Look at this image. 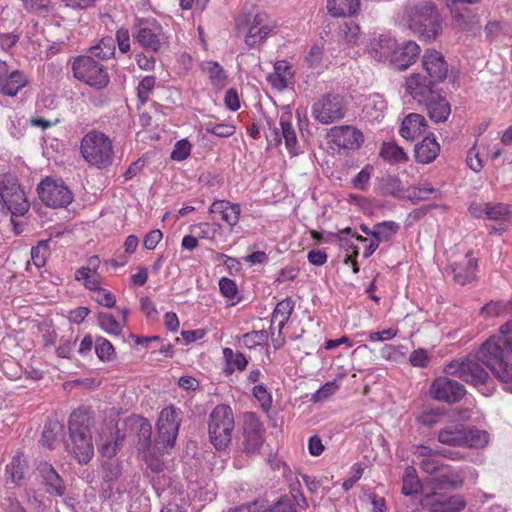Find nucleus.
<instances>
[{
	"mask_svg": "<svg viewBox=\"0 0 512 512\" xmlns=\"http://www.w3.org/2000/svg\"><path fill=\"white\" fill-rule=\"evenodd\" d=\"M482 364L512 392V320L501 325L499 332L490 336L475 355L451 361L445 372L488 396L493 390L492 379Z\"/></svg>",
	"mask_w": 512,
	"mask_h": 512,
	"instance_id": "obj_1",
	"label": "nucleus"
},
{
	"mask_svg": "<svg viewBox=\"0 0 512 512\" xmlns=\"http://www.w3.org/2000/svg\"><path fill=\"white\" fill-rule=\"evenodd\" d=\"M94 418L86 409L75 410L69 419L70 444L68 447L81 464H87L94 455L91 427Z\"/></svg>",
	"mask_w": 512,
	"mask_h": 512,
	"instance_id": "obj_2",
	"label": "nucleus"
},
{
	"mask_svg": "<svg viewBox=\"0 0 512 512\" xmlns=\"http://www.w3.org/2000/svg\"><path fill=\"white\" fill-rule=\"evenodd\" d=\"M80 152L89 165L99 169L110 166L114 159L112 140L98 130L89 131L83 136Z\"/></svg>",
	"mask_w": 512,
	"mask_h": 512,
	"instance_id": "obj_3",
	"label": "nucleus"
},
{
	"mask_svg": "<svg viewBox=\"0 0 512 512\" xmlns=\"http://www.w3.org/2000/svg\"><path fill=\"white\" fill-rule=\"evenodd\" d=\"M235 422L232 409L220 404L214 407L209 415L208 435L216 450H224L232 440Z\"/></svg>",
	"mask_w": 512,
	"mask_h": 512,
	"instance_id": "obj_4",
	"label": "nucleus"
},
{
	"mask_svg": "<svg viewBox=\"0 0 512 512\" xmlns=\"http://www.w3.org/2000/svg\"><path fill=\"white\" fill-rule=\"evenodd\" d=\"M409 28L426 39H435L441 29L439 15L430 2H420L407 10Z\"/></svg>",
	"mask_w": 512,
	"mask_h": 512,
	"instance_id": "obj_5",
	"label": "nucleus"
},
{
	"mask_svg": "<svg viewBox=\"0 0 512 512\" xmlns=\"http://www.w3.org/2000/svg\"><path fill=\"white\" fill-rule=\"evenodd\" d=\"M132 36L143 49L154 53L159 52L168 44V36L155 19H137L132 28Z\"/></svg>",
	"mask_w": 512,
	"mask_h": 512,
	"instance_id": "obj_6",
	"label": "nucleus"
},
{
	"mask_svg": "<svg viewBox=\"0 0 512 512\" xmlns=\"http://www.w3.org/2000/svg\"><path fill=\"white\" fill-rule=\"evenodd\" d=\"M73 76L97 89L106 87L109 83V75L104 66L92 56H78L72 63Z\"/></svg>",
	"mask_w": 512,
	"mask_h": 512,
	"instance_id": "obj_7",
	"label": "nucleus"
},
{
	"mask_svg": "<svg viewBox=\"0 0 512 512\" xmlns=\"http://www.w3.org/2000/svg\"><path fill=\"white\" fill-rule=\"evenodd\" d=\"M348 110V104L339 94L322 95L313 105L312 117L320 124L329 125L342 120Z\"/></svg>",
	"mask_w": 512,
	"mask_h": 512,
	"instance_id": "obj_8",
	"label": "nucleus"
},
{
	"mask_svg": "<svg viewBox=\"0 0 512 512\" xmlns=\"http://www.w3.org/2000/svg\"><path fill=\"white\" fill-rule=\"evenodd\" d=\"M0 198L12 215L23 216L29 210L25 193L12 175H4L0 180Z\"/></svg>",
	"mask_w": 512,
	"mask_h": 512,
	"instance_id": "obj_9",
	"label": "nucleus"
},
{
	"mask_svg": "<svg viewBox=\"0 0 512 512\" xmlns=\"http://www.w3.org/2000/svg\"><path fill=\"white\" fill-rule=\"evenodd\" d=\"M181 415V410L173 406L166 407L160 412L157 422L158 438L164 449L174 447L182 421Z\"/></svg>",
	"mask_w": 512,
	"mask_h": 512,
	"instance_id": "obj_10",
	"label": "nucleus"
},
{
	"mask_svg": "<svg viewBox=\"0 0 512 512\" xmlns=\"http://www.w3.org/2000/svg\"><path fill=\"white\" fill-rule=\"evenodd\" d=\"M37 192L41 201L53 208L66 207L72 201V194L63 182L46 178L40 182Z\"/></svg>",
	"mask_w": 512,
	"mask_h": 512,
	"instance_id": "obj_11",
	"label": "nucleus"
},
{
	"mask_svg": "<svg viewBox=\"0 0 512 512\" xmlns=\"http://www.w3.org/2000/svg\"><path fill=\"white\" fill-rule=\"evenodd\" d=\"M248 27L244 42L248 47H254L265 41L267 36L274 29V23L265 12H257L246 19Z\"/></svg>",
	"mask_w": 512,
	"mask_h": 512,
	"instance_id": "obj_12",
	"label": "nucleus"
},
{
	"mask_svg": "<svg viewBox=\"0 0 512 512\" xmlns=\"http://www.w3.org/2000/svg\"><path fill=\"white\" fill-rule=\"evenodd\" d=\"M431 396L449 404L460 401L466 394L465 387L456 380L448 377L436 378L430 387Z\"/></svg>",
	"mask_w": 512,
	"mask_h": 512,
	"instance_id": "obj_13",
	"label": "nucleus"
},
{
	"mask_svg": "<svg viewBox=\"0 0 512 512\" xmlns=\"http://www.w3.org/2000/svg\"><path fill=\"white\" fill-rule=\"evenodd\" d=\"M264 428L254 413H248L243 425V450L247 454H255L263 444Z\"/></svg>",
	"mask_w": 512,
	"mask_h": 512,
	"instance_id": "obj_14",
	"label": "nucleus"
},
{
	"mask_svg": "<svg viewBox=\"0 0 512 512\" xmlns=\"http://www.w3.org/2000/svg\"><path fill=\"white\" fill-rule=\"evenodd\" d=\"M328 137L334 145L342 149H358L364 141L363 133L349 125L331 128Z\"/></svg>",
	"mask_w": 512,
	"mask_h": 512,
	"instance_id": "obj_15",
	"label": "nucleus"
},
{
	"mask_svg": "<svg viewBox=\"0 0 512 512\" xmlns=\"http://www.w3.org/2000/svg\"><path fill=\"white\" fill-rule=\"evenodd\" d=\"M437 84L436 82H432V79L426 75L413 73L406 79L405 88L415 100L422 104L437 93L434 90Z\"/></svg>",
	"mask_w": 512,
	"mask_h": 512,
	"instance_id": "obj_16",
	"label": "nucleus"
},
{
	"mask_svg": "<svg viewBox=\"0 0 512 512\" xmlns=\"http://www.w3.org/2000/svg\"><path fill=\"white\" fill-rule=\"evenodd\" d=\"M422 66L426 72V76L432 79V82H443L448 74V64L443 55L435 50L428 49L422 57Z\"/></svg>",
	"mask_w": 512,
	"mask_h": 512,
	"instance_id": "obj_17",
	"label": "nucleus"
},
{
	"mask_svg": "<svg viewBox=\"0 0 512 512\" xmlns=\"http://www.w3.org/2000/svg\"><path fill=\"white\" fill-rule=\"evenodd\" d=\"M420 51L419 45L414 41H406L399 46L395 44L390 63L396 70L404 71L416 62Z\"/></svg>",
	"mask_w": 512,
	"mask_h": 512,
	"instance_id": "obj_18",
	"label": "nucleus"
},
{
	"mask_svg": "<svg viewBox=\"0 0 512 512\" xmlns=\"http://www.w3.org/2000/svg\"><path fill=\"white\" fill-rule=\"evenodd\" d=\"M37 471L48 494L55 497H62L65 494L64 481L50 463L40 462Z\"/></svg>",
	"mask_w": 512,
	"mask_h": 512,
	"instance_id": "obj_19",
	"label": "nucleus"
},
{
	"mask_svg": "<svg viewBox=\"0 0 512 512\" xmlns=\"http://www.w3.org/2000/svg\"><path fill=\"white\" fill-rule=\"evenodd\" d=\"M423 506H434L433 512H458L465 507V501L460 495L446 497L433 492L426 494L422 499Z\"/></svg>",
	"mask_w": 512,
	"mask_h": 512,
	"instance_id": "obj_20",
	"label": "nucleus"
},
{
	"mask_svg": "<svg viewBox=\"0 0 512 512\" xmlns=\"http://www.w3.org/2000/svg\"><path fill=\"white\" fill-rule=\"evenodd\" d=\"M7 73L6 63L0 62V90L4 95L13 97L27 85L28 80L18 70L11 72L9 75Z\"/></svg>",
	"mask_w": 512,
	"mask_h": 512,
	"instance_id": "obj_21",
	"label": "nucleus"
},
{
	"mask_svg": "<svg viewBox=\"0 0 512 512\" xmlns=\"http://www.w3.org/2000/svg\"><path fill=\"white\" fill-rule=\"evenodd\" d=\"M477 258L469 251L465 257L452 265V272L457 283L464 285L473 281L476 277Z\"/></svg>",
	"mask_w": 512,
	"mask_h": 512,
	"instance_id": "obj_22",
	"label": "nucleus"
},
{
	"mask_svg": "<svg viewBox=\"0 0 512 512\" xmlns=\"http://www.w3.org/2000/svg\"><path fill=\"white\" fill-rule=\"evenodd\" d=\"M208 211L210 214H220L221 219L229 225L231 230L238 224L241 214L240 205L227 200H215Z\"/></svg>",
	"mask_w": 512,
	"mask_h": 512,
	"instance_id": "obj_23",
	"label": "nucleus"
},
{
	"mask_svg": "<svg viewBox=\"0 0 512 512\" xmlns=\"http://www.w3.org/2000/svg\"><path fill=\"white\" fill-rule=\"evenodd\" d=\"M427 127V121L422 115L411 113L402 121L399 132L403 138L413 140L416 137L423 135L426 132Z\"/></svg>",
	"mask_w": 512,
	"mask_h": 512,
	"instance_id": "obj_24",
	"label": "nucleus"
},
{
	"mask_svg": "<svg viewBox=\"0 0 512 512\" xmlns=\"http://www.w3.org/2000/svg\"><path fill=\"white\" fill-rule=\"evenodd\" d=\"M118 438L119 431L113 427H106L99 435L98 450L107 460L115 459L114 456L119 449Z\"/></svg>",
	"mask_w": 512,
	"mask_h": 512,
	"instance_id": "obj_25",
	"label": "nucleus"
},
{
	"mask_svg": "<svg viewBox=\"0 0 512 512\" xmlns=\"http://www.w3.org/2000/svg\"><path fill=\"white\" fill-rule=\"evenodd\" d=\"M423 104L426 105L428 115L434 122H445L451 113L449 102L439 93H435Z\"/></svg>",
	"mask_w": 512,
	"mask_h": 512,
	"instance_id": "obj_26",
	"label": "nucleus"
},
{
	"mask_svg": "<svg viewBox=\"0 0 512 512\" xmlns=\"http://www.w3.org/2000/svg\"><path fill=\"white\" fill-rule=\"evenodd\" d=\"M439 151L440 146L433 135L425 137L414 149L417 162L422 164L433 162L438 156Z\"/></svg>",
	"mask_w": 512,
	"mask_h": 512,
	"instance_id": "obj_27",
	"label": "nucleus"
},
{
	"mask_svg": "<svg viewBox=\"0 0 512 512\" xmlns=\"http://www.w3.org/2000/svg\"><path fill=\"white\" fill-rule=\"evenodd\" d=\"M394 46L395 40L390 37L380 35L370 41L368 52L370 56L377 61L390 60Z\"/></svg>",
	"mask_w": 512,
	"mask_h": 512,
	"instance_id": "obj_28",
	"label": "nucleus"
},
{
	"mask_svg": "<svg viewBox=\"0 0 512 512\" xmlns=\"http://www.w3.org/2000/svg\"><path fill=\"white\" fill-rule=\"evenodd\" d=\"M27 461L23 455H15L6 466V483L21 486L25 480Z\"/></svg>",
	"mask_w": 512,
	"mask_h": 512,
	"instance_id": "obj_29",
	"label": "nucleus"
},
{
	"mask_svg": "<svg viewBox=\"0 0 512 512\" xmlns=\"http://www.w3.org/2000/svg\"><path fill=\"white\" fill-rule=\"evenodd\" d=\"M294 306L295 302L289 297L278 302L272 313L270 329H273V325L277 324L279 333L281 334V331L290 319Z\"/></svg>",
	"mask_w": 512,
	"mask_h": 512,
	"instance_id": "obj_30",
	"label": "nucleus"
},
{
	"mask_svg": "<svg viewBox=\"0 0 512 512\" xmlns=\"http://www.w3.org/2000/svg\"><path fill=\"white\" fill-rule=\"evenodd\" d=\"M360 8V0H327V9L334 17L351 16Z\"/></svg>",
	"mask_w": 512,
	"mask_h": 512,
	"instance_id": "obj_31",
	"label": "nucleus"
},
{
	"mask_svg": "<svg viewBox=\"0 0 512 512\" xmlns=\"http://www.w3.org/2000/svg\"><path fill=\"white\" fill-rule=\"evenodd\" d=\"M465 435V428L462 425H450L439 431L438 441L444 445L463 446Z\"/></svg>",
	"mask_w": 512,
	"mask_h": 512,
	"instance_id": "obj_32",
	"label": "nucleus"
},
{
	"mask_svg": "<svg viewBox=\"0 0 512 512\" xmlns=\"http://www.w3.org/2000/svg\"><path fill=\"white\" fill-rule=\"evenodd\" d=\"M486 218L497 222L499 225H505L512 222V206L506 203H490Z\"/></svg>",
	"mask_w": 512,
	"mask_h": 512,
	"instance_id": "obj_33",
	"label": "nucleus"
},
{
	"mask_svg": "<svg viewBox=\"0 0 512 512\" xmlns=\"http://www.w3.org/2000/svg\"><path fill=\"white\" fill-rule=\"evenodd\" d=\"M464 480V472L463 470L459 471H451L446 474H442L439 477L435 478L433 481L434 489H459L463 485Z\"/></svg>",
	"mask_w": 512,
	"mask_h": 512,
	"instance_id": "obj_34",
	"label": "nucleus"
},
{
	"mask_svg": "<svg viewBox=\"0 0 512 512\" xmlns=\"http://www.w3.org/2000/svg\"><path fill=\"white\" fill-rule=\"evenodd\" d=\"M454 20L457 25L464 30L470 29L479 23V17L476 12H473L467 6L452 9Z\"/></svg>",
	"mask_w": 512,
	"mask_h": 512,
	"instance_id": "obj_35",
	"label": "nucleus"
},
{
	"mask_svg": "<svg viewBox=\"0 0 512 512\" xmlns=\"http://www.w3.org/2000/svg\"><path fill=\"white\" fill-rule=\"evenodd\" d=\"M399 225L394 221H384L376 224L371 232V236L379 242L389 241L398 231Z\"/></svg>",
	"mask_w": 512,
	"mask_h": 512,
	"instance_id": "obj_36",
	"label": "nucleus"
},
{
	"mask_svg": "<svg viewBox=\"0 0 512 512\" xmlns=\"http://www.w3.org/2000/svg\"><path fill=\"white\" fill-rule=\"evenodd\" d=\"M115 50V40L111 36L103 37L97 45L90 48L91 54L100 59L112 58Z\"/></svg>",
	"mask_w": 512,
	"mask_h": 512,
	"instance_id": "obj_37",
	"label": "nucleus"
},
{
	"mask_svg": "<svg viewBox=\"0 0 512 512\" xmlns=\"http://www.w3.org/2000/svg\"><path fill=\"white\" fill-rule=\"evenodd\" d=\"M380 191L384 196L403 197V186L399 178L386 176L380 182Z\"/></svg>",
	"mask_w": 512,
	"mask_h": 512,
	"instance_id": "obj_38",
	"label": "nucleus"
},
{
	"mask_svg": "<svg viewBox=\"0 0 512 512\" xmlns=\"http://www.w3.org/2000/svg\"><path fill=\"white\" fill-rule=\"evenodd\" d=\"M418 456L422 457L419 465L426 473H435L440 470V463L432 457V450L427 446L417 447Z\"/></svg>",
	"mask_w": 512,
	"mask_h": 512,
	"instance_id": "obj_39",
	"label": "nucleus"
},
{
	"mask_svg": "<svg viewBox=\"0 0 512 512\" xmlns=\"http://www.w3.org/2000/svg\"><path fill=\"white\" fill-rule=\"evenodd\" d=\"M420 481L413 467H407L403 476L402 493L406 496L417 494L420 490Z\"/></svg>",
	"mask_w": 512,
	"mask_h": 512,
	"instance_id": "obj_40",
	"label": "nucleus"
},
{
	"mask_svg": "<svg viewBox=\"0 0 512 512\" xmlns=\"http://www.w3.org/2000/svg\"><path fill=\"white\" fill-rule=\"evenodd\" d=\"M102 479L106 483L116 481L122 474V466L118 459L103 461L101 469Z\"/></svg>",
	"mask_w": 512,
	"mask_h": 512,
	"instance_id": "obj_41",
	"label": "nucleus"
},
{
	"mask_svg": "<svg viewBox=\"0 0 512 512\" xmlns=\"http://www.w3.org/2000/svg\"><path fill=\"white\" fill-rule=\"evenodd\" d=\"M203 71L206 72L212 84L216 87H223L226 80V75L223 68L213 61H208L203 64Z\"/></svg>",
	"mask_w": 512,
	"mask_h": 512,
	"instance_id": "obj_42",
	"label": "nucleus"
},
{
	"mask_svg": "<svg viewBox=\"0 0 512 512\" xmlns=\"http://www.w3.org/2000/svg\"><path fill=\"white\" fill-rule=\"evenodd\" d=\"M62 430V426L56 422L46 423L42 432L40 443L48 449H53L57 440L58 433Z\"/></svg>",
	"mask_w": 512,
	"mask_h": 512,
	"instance_id": "obj_43",
	"label": "nucleus"
},
{
	"mask_svg": "<svg viewBox=\"0 0 512 512\" xmlns=\"http://www.w3.org/2000/svg\"><path fill=\"white\" fill-rule=\"evenodd\" d=\"M465 439L463 446L466 447H484L489 440L488 433L478 429H465Z\"/></svg>",
	"mask_w": 512,
	"mask_h": 512,
	"instance_id": "obj_44",
	"label": "nucleus"
},
{
	"mask_svg": "<svg viewBox=\"0 0 512 512\" xmlns=\"http://www.w3.org/2000/svg\"><path fill=\"white\" fill-rule=\"evenodd\" d=\"M223 356L227 362V365L231 368L230 373L233 368H236L239 371H243L246 369L248 365V359L241 352H234L231 348L223 349Z\"/></svg>",
	"mask_w": 512,
	"mask_h": 512,
	"instance_id": "obj_45",
	"label": "nucleus"
},
{
	"mask_svg": "<svg viewBox=\"0 0 512 512\" xmlns=\"http://www.w3.org/2000/svg\"><path fill=\"white\" fill-rule=\"evenodd\" d=\"M481 313L486 316H501L512 313V300L504 301H491L482 307Z\"/></svg>",
	"mask_w": 512,
	"mask_h": 512,
	"instance_id": "obj_46",
	"label": "nucleus"
},
{
	"mask_svg": "<svg viewBox=\"0 0 512 512\" xmlns=\"http://www.w3.org/2000/svg\"><path fill=\"white\" fill-rule=\"evenodd\" d=\"M279 125L281 126V135L285 140L286 148L290 152H293L297 144L295 129L293 128L289 119L284 116L280 118Z\"/></svg>",
	"mask_w": 512,
	"mask_h": 512,
	"instance_id": "obj_47",
	"label": "nucleus"
},
{
	"mask_svg": "<svg viewBox=\"0 0 512 512\" xmlns=\"http://www.w3.org/2000/svg\"><path fill=\"white\" fill-rule=\"evenodd\" d=\"M380 155L383 159L393 163H400L407 160V155L404 150L398 145L392 143L384 144Z\"/></svg>",
	"mask_w": 512,
	"mask_h": 512,
	"instance_id": "obj_48",
	"label": "nucleus"
},
{
	"mask_svg": "<svg viewBox=\"0 0 512 512\" xmlns=\"http://www.w3.org/2000/svg\"><path fill=\"white\" fill-rule=\"evenodd\" d=\"M385 109H386V103L379 96H374L365 105L366 115L368 117H370L372 120H376V121H379L381 118L384 117Z\"/></svg>",
	"mask_w": 512,
	"mask_h": 512,
	"instance_id": "obj_49",
	"label": "nucleus"
},
{
	"mask_svg": "<svg viewBox=\"0 0 512 512\" xmlns=\"http://www.w3.org/2000/svg\"><path fill=\"white\" fill-rule=\"evenodd\" d=\"M202 129H204L207 133L221 138L230 137L236 131L235 126L228 123L213 124L211 122H207L202 124Z\"/></svg>",
	"mask_w": 512,
	"mask_h": 512,
	"instance_id": "obj_50",
	"label": "nucleus"
},
{
	"mask_svg": "<svg viewBox=\"0 0 512 512\" xmlns=\"http://www.w3.org/2000/svg\"><path fill=\"white\" fill-rule=\"evenodd\" d=\"M49 240H41L35 247L31 249V259L33 264L37 267H43L49 255Z\"/></svg>",
	"mask_w": 512,
	"mask_h": 512,
	"instance_id": "obj_51",
	"label": "nucleus"
},
{
	"mask_svg": "<svg viewBox=\"0 0 512 512\" xmlns=\"http://www.w3.org/2000/svg\"><path fill=\"white\" fill-rule=\"evenodd\" d=\"M100 327L111 335L118 336L121 334L122 326L111 314L99 313L98 315Z\"/></svg>",
	"mask_w": 512,
	"mask_h": 512,
	"instance_id": "obj_52",
	"label": "nucleus"
},
{
	"mask_svg": "<svg viewBox=\"0 0 512 512\" xmlns=\"http://www.w3.org/2000/svg\"><path fill=\"white\" fill-rule=\"evenodd\" d=\"M23 5L29 13L47 16L52 11L50 0H23Z\"/></svg>",
	"mask_w": 512,
	"mask_h": 512,
	"instance_id": "obj_53",
	"label": "nucleus"
},
{
	"mask_svg": "<svg viewBox=\"0 0 512 512\" xmlns=\"http://www.w3.org/2000/svg\"><path fill=\"white\" fill-rule=\"evenodd\" d=\"M341 37L349 44L357 43L360 35V27L354 21H348L340 27Z\"/></svg>",
	"mask_w": 512,
	"mask_h": 512,
	"instance_id": "obj_54",
	"label": "nucleus"
},
{
	"mask_svg": "<svg viewBox=\"0 0 512 512\" xmlns=\"http://www.w3.org/2000/svg\"><path fill=\"white\" fill-rule=\"evenodd\" d=\"M155 82L156 79L154 76H146L139 82L137 95L141 104H145L148 101L149 95L154 89Z\"/></svg>",
	"mask_w": 512,
	"mask_h": 512,
	"instance_id": "obj_55",
	"label": "nucleus"
},
{
	"mask_svg": "<svg viewBox=\"0 0 512 512\" xmlns=\"http://www.w3.org/2000/svg\"><path fill=\"white\" fill-rule=\"evenodd\" d=\"M95 352L99 359L110 360L114 354V347L110 341L103 337H97L95 340Z\"/></svg>",
	"mask_w": 512,
	"mask_h": 512,
	"instance_id": "obj_56",
	"label": "nucleus"
},
{
	"mask_svg": "<svg viewBox=\"0 0 512 512\" xmlns=\"http://www.w3.org/2000/svg\"><path fill=\"white\" fill-rule=\"evenodd\" d=\"M220 228L219 224H210L207 222L195 224L192 226V232L195 233L198 237L204 239H212L214 238L217 229Z\"/></svg>",
	"mask_w": 512,
	"mask_h": 512,
	"instance_id": "obj_57",
	"label": "nucleus"
},
{
	"mask_svg": "<svg viewBox=\"0 0 512 512\" xmlns=\"http://www.w3.org/2000/svg\"><path fill=\"white\" fill-rule=\"evenodd\" d=\"M188 502L181 494H175L173 498L161 509V512H187Z\"/></svg>",
	"mask_w": 512,
	"mask_h": 512,
	"instance_id": "obj_58",
	"label": "nucleus"
},
{
	"mask_svg": "<svg viewBox=\"0 0 512 512\" xmlns=\"http://www.w3.org/2000/svg\"><path fill=\"white\" fill-rule=\"evenodd\" d=\"M75 279L83 281L84 286L90 290L99 289L100 281L97 273L87 272L86 274L80 273V268L75 272Z\"/></svg>",
	"mask_w": 512,
	"mask_h": 512,
	"instance_id": "obj_59",
	"label": "nucleus"
},
{
	"mask_svg": "<svg viewBox=\"0 0 512 512\" xmlns=\"http://www.w3.org/2000/svg\"><path fill=\"white\" fill-rule=\"evenodd\" d=\"M338 389V385L335 381L325 383L320 389H318L313 395L311 400L313 402H321L333 395Z\"/></svg>",
	"mask_w": 512,
	"mask_h": 512,
	"instance_id": "obj_60",
	"label": "nucleus"
},
{
	"mask_svg": "<svg viewBox=\"0 0 512 512\" xmlns=\"http://www.w3.org/2000/svg\"><path fill=\"white\" fill-rule=\"evenodd\" d=\"M191 152V144L183 139L175 144L173 151L171 152V158L173 160L182 161L185 160Z\"/></svg>",
	"mask_w": 512,
	"mask_h": 512,
	"instance_id": "obj_61",
	"label": "nucleus"
},
{
	"mask_svg": "<svg viewBox=\"0 0 512 512\" xmlns=\"http://www.w3.org/2000/svg\"><path fill=\"white\" fill-rule=\"evenodd\" d=\"M444 414L440 410H426L418 418V420L425 426L432 427L441 422Z\"/></svg>",
	"mask_w": 512,
	"mask_h": 512,
	"instance_id": "obj_62",
	"label": "nucleus"
},
{
	"mask_svg": "<svg viewBox=\"0 0 512 512\" xmlns=\"http://www.w3.org/2000/svg\"><path fill=\"white\" fill-rule=\"evenodd\" d=\"M409 362L414 367H426L430 362V357L425 349H416L409 356Z\"/></svg>",
	"mask_w": 512,
	"mask_h": 512,
	"instance_id": "obj_63",
	"label": "nucleus"
},
{
	"mask_svg": "<svg viewBox=\"0 0 512 512\" xmlns=\"http://www.w3.org/2000/svg\"><path fill=\"white\" fill-rule=\"evenodd\" d=\"M219 289L221 294L229 299L235 298L238 292V288L235 281L226 277L220 279Z\"/></svg>",
	"mask_w": 512,
	"mask_h": 512,
	"instance_id": "obj_64",
	"label": "nucleus"
}]
</instances>
